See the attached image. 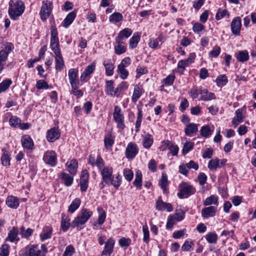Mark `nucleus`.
<instances>
[{
    "mask_svg": "<svg viewBox=\"0 0 256 256\" xmlns=\"http://www.w3.org/2000/svg\"><path fill=\"white\" fill-rule=\"evenodd\" d=\"M236 117L234 118L232 120V124L234 127L237 126L240 123L243 122L244 116L242 113V109H238L235 112Z\"/></svg>",
    "mask_w": 256,
    "mask_h": 256,
    "instance_id": "nucleus-32",
    "label": "nucleus"
},
{
    "mask_svg": "<svg viewBox=\"0 0 256 256\" xmlns=\"http://www.w3.org/2000/svg\"><path fill=\"white\" fill-rule=\"evenodd\" d=\"M114 144V138L110 134H108L105 136L104 139V146L106 149H110Z\"/></svg>",
    "mask_w": 256,
    "mask_h": 256,
    "instance_id": "nucleus-46",
    "label": "nucleus"
},
{
    "mask_svg": "<svg viewBox=\"0 0 256 256\" xmlns=\"http://www.w3.org/2000/svg\"><path fill=\"white\" fill-rule=\"evenodd\" d=\"M200 100L202 101H209L216 99V96L214 93L208 92L206 89L200 88Z\"/></svg>",
    "mask_w": 256,
    "mask_h": 256,
    "instance_id": "nucleus-24",
    "label": "nucleus"
},
{
    "mask_svg": "<svg viewBox=\"0 0 256 256\" xmlns=\"http://www.w3.org/2000/svg\"><path fill=\"white\" fill-rule=\"evenodd\" d=\"M132 30L130 28H124L121 30L117 36L116 38L120 39L122 40H125V39L129 38L132 34Z\"/></svg>",
    "mask_w": 256,
    "mask_h": 256,
    "instance_id": "nucleus-35",
    "label": "nucleus"
},
{
    "mask_svg": "<svg viewBox=\"0 0 256 256\" xmlns=\"http://www.w3.org/2000/svg\"><path fill=\"white\" fill-rule=\"evenodd\" d=\"M20 234L22 238H28L34 232V230L30 228L25 229L24 226H22L20 228Z\"/></svg>",
    "mask_w": 256,
    "mask_h": 256,
    "instance_id": "nucleus-54",
    "label": "nucleus"
},
{
    "mask_svg": "<svg viewBox=\"0 0 256 256\" xmlns=\"http://www.w3.org/2000/svg\"><path fill=\"white\" fill-rule=\"evenodd\" d=\"M138 149L136 144L134 142H130L126 150V156L128 159H132L138 154Z\"/></svg>",
    "mask_w": 256,
    "mask_h": 256,
    "instance_id": "nucleus-10",
    "label": "nucleus"
},
{
    "mask_svg": "<svg viewBox=\"0 0 256 256\" xmlns=\"http://www.w3.org/2000/svg\"><path fill=\"white\" fill-rule=\"evenodd\" d=\"M42 252L38 246H28L25 249V256H42Z\"/></svg>",
    "mask_w": 256,
    "mask_h": 256,
    "instance_id": "nucleus-15",
    "label": "nucleus"
},
{
    "mask_svg": "<svg viewBox=\"0 0 256 256\" xmlns=\"http://www.w3.org/2000/svg\"><path fill=\"white\" fill-rule=\"evenodd\" d=\"M142 174L140 171L136 172V178L133 182V184L138 189L140 190L142 188Z\"/></svg>",
    "mask_w": 256,
    "mask_h": 256,
    "instance_id": "nucleus-49",
    "label": "nucleus"
},
{
    "mask_svg": "<svg viewBox=\"0 0 256 256\" xmlns=\"http://www.w3.org/2000/svg\"><path fill=\"white\" fill-rule=\"evenodd\" d=\"M113 117L114 122L117 124L118 128L122 130L124 129L125 127L124 117L121 108L118 106H116L114 108Z\"/></svg>",
    "mask_w": 256,
    "mask_h": 256,
    "instance_id": "nucleus-6",
    "label": "nucleus"
},
{
    "mask_svg": "<svg viewBox=\"0 0 256 256\" xmlns=\"http://www.w3.org/2000/svg\"><path fill=\"white\" fill-rule=\"evenodd\" d=\"M103 64L106 69V74L108 76L113 75L114 66L111 60H104L103 62Z\"/></svg>",
    "mask_w": 256,
    "mask_h": 256,
    "instance_id": "nucleus-31",
    "label": "nucleus"
},
{
    "mask_svg": "<svg viewBox=\"0 0 256 256\" xmlns=\"http://www.w3.org/2000/svg\"><path fill=\"white\" fill-rule=\"evenodd\" d=\"M78 70L77 68H71L68 71V77L70 85L79 84L78 78Z\"/></svg>",
    "mask_w": 256,
    "mask_h": 256,
    "instance_id": "nucleus-18",
    "label": "nucleus"
},
{
    "mask_svg": "<svg viewBox=\"0 0 256 256\" xmlns=\"http://www.w3.org/2000/svg\"><path fill=\"white\" fill-rule=\"evenodd\" d=\"M159 185L162 188L163 192L166 193L167 190L166 186L168 185V176L166 173L162 174V178L159 181Z\"/></svg>",
    "mask_w": 256,
    "mask_h": 256,
    "instance_id": "nucleus-45",
    "label": "nucleus"
},
{
    "mask_svg": "<svg viewBox=\"0 0 256 256\" xmlns=\"http://www.w3.org/2000/svg\"><path fill=\"white\" fill-rule=\"evenodd\" d=\"M2 152L0 157L2 164L4 166H8L10 164V154L5 148L2 149Z\"/></svg>",
    "mask_w": 256,
    "mask_h": 256,
    "instance_id": "nucleus-25",
    "label": "nucleus"
},
{
    "mask_svg": "<svg viewBox=\"0 0 256 256\" xmlns=\"http://www.w3.org/2000/svg\"><path fill=\"white\" fill-rule=\"evenodd\" d=\"M226 16L228 18L230 16L229 12L226 10L218 8L216 15V19L220 20Z\"/></svg>",
    "mask_w": 256,
    "mask_h": 256,
    "instance_id": "nucleus-56",
    "label": "nucleus"
},
{
    "mask_svg": "<svg viewBox=\"0 0 256 256\" xmlns=\"http://www.w3.org/2000/svg\"><path fill=\"white\" fill-rule=\"evenodd\" d=\"M115 242L112 238H110L105 243L104 249L102 252V255L110 256L114 250Z\"/></svg>",
    "mask_w": 256,
    "mask_h": 256,
    "instance_id": "nucleus-19",
    "label": "nucleus"
},
{
    "mask_svg": "<svg viewBox=\"0 0 256 256\" xmlns=\"http://www.w3.org/2000/svg\"><path fill=\"white\" fill-rule=\"evenodd\" d=\"M98 221L94 223V228L96 229L101 226L105 222L106 214L104 210L101 208H98Z\"/></svg>",
    "mask_w": 256,
    "mask_h": 256,
    "instance_id": "nucleus-22",
    "label": "nucleus"
},
{
    "mask_svg": "<svg viewBox=\"0 0 256 256\" xmlns=\"http://www.w3.org/2000/svg\"><path fill=\"white\" fill-rule=\"evenodd\" d=\"M66 166L69 172L72 175H75L77 172L78 162L76 159L68 160Z\"/></svg>",
    "mask_w": 256,
    "mask_h": 256,
    "instance_id": "nucleus-26",
    "label": "nucleus"
},
{
    "mask_svg": "<svg viewBox=\"0 0 256 256\" xmlns=\"http://www.w3.org/2000/svg\"><path fill=\"white\" fill-rule=\"evenodd\" d=\"M24 5L20 0H18L16 2L13 0L9 2L8 14L11 19L16 20L20 16L24 11Z\"/></svg>",
    "mask_w": 256,
    "mask_h": 256,
    "instance_id": "nucleus-1",
    "label": "nucleus"
},
{
    "mask_svg": "<svg viewBox=\"0 0 256 256\" xmlns=\"http://www.w3.org/2000/svg\"><path fill=\"white\" fill-rule=\"evenodd\" d=\"M52 228L51 226H45L40 234L41 241L43 242L46 240L50 238L52 236Z\"/></svg>",
    "mask_w": 256,
    "mask_h": 256,
    "instance_id": "nucleus-21",
    "label": "nucleus"
},
{
    "mask_svg": "<svg viewBox=\"0 0 256 256\" xmlns=\"http://www.w3.org/2000/svg\"><path fill=\"white\" fill-rule=\"evenodd\" d=\"M106 92L111 96H118V92H116V88L114 89V82L113 80L106 81Z\"/></svg>",
    "mask_w": 256,
    "mask_h": 256,
    "instance_id": "nucleus-27",
    "label": "nucleus"
},
{
    "mask_svg": "<svg viewBox=\"0 0 256 256\" xmlns=\"http://www.w3.org/2000/svg\"><path fill=\"white\" fill-rule=\"evenodd\" d=\"M230 26L232 34L236 36L240 35L242 26L240 17L237 16L234 18L231 22Z\"/></svg>",
    "mask_w": 256,
    "mask_h": 256,
    "instance_id": "nucleus-14",
    "label": "nucleus"
},
{
    "mask_svg": "<svg viewBox=\"0 0 256 256\" xmlns=\"http://www.w3.org/2000/svg\"><path fill=\"white\" fill-rule=\"evenodd\" d=\"M123 16L119 12H115L109 16V22L112 23H118L123 20Z\"/></svg>",
    "mask_w": 256,
    "mask_h": 256,
    "instance_id": "nucleus-41",
    "label": "nucleus"
},
{
    "mask_svg": "<svg viewBox=\"0 0 256 256\" xmlns=\"http://www.w3.org/2000/svg\"><path fill=\"white\" fill-rule=\"evenodd\" d=\"M36 87L38 89H51L52 86L48 84V82L44 80H38L36 82Z\"/></svg>",
    "mask_w": 256,
    "mask_h": 256,
    "instance_id": "nucleus-57",
    "label": "nucleus"
},
{
    "mask_svg": "<svg viewBox=\"0 0 256 256\" xmlns=\"http://www.w3.org/2000/svg\"><path fill=\"white\" fill-rule=\"evenodd\" d=\"M140 36L138 32H134L129 41V46L131 49L136 48L140 42Z\"/></svg>",
    "mask_w": 256,
    "mask_h": 256,
    "instance_id": "nucleus-38",
    "label": "nucleus"
},
{
    "mask_svg": "<svg viewBox=\"0 0 256 256\" xmlns=\"http://www.w3.org/2000/svg\"><path fill=\"white\" fill-rule=\"evenodd\" d=\"M80 200L78 198H76L69 206L68 211L70 213H74L80 207Z\"/></svg>",
    "mask_w": 256,
    "mask_h": 256,
    "instance_id": "nucleus-42",
    "label": "nucleus"
},
{
    "mask_svg": "<svg viewBox=\"0 0 256 256\" xmlns=\"http://www.w3.org/2000/svg\"><path fill=\"white\" fill-rule=\"evenodd\" d=\"M12 84L11 80L7 78L0 83V94L6 92Z\"/></svg>",
    "mask_w": 256,
    "mask_h": 256,
    "instance_id": "nucleus-52",
    "label": "nucleus"
},
{
    "mask_svg": "<svg viewBox=\"0 0 256 256\" xmlns=\"http://www.w3.org/2000/svg\"><path fill=\"white\" fill-rule=\"evenodd\" d=\"M18 230L17 228L13 227L12 228L10 231L8 237L6 238V241L10 242H18L20 240L18 236Z\"/></svg>",
    "mask_w": 256,
    "mask_h": 256,
    "instance_id": "nucleus-34",
    "label": "nucleus"
},
{
    "mask_svg": "<svg viewBox=\"0 0 256 256\" xmlns=\"http://www.w3.org/2000/svg\"><path fill=\"white\" fill-rule=\"evenodd\" d=\"M6 203L8 208L16 209L20 204L18 198L13 196H8L6 200Z\"/></svg>",
    "mask_w": 256,
    "mask_h": 256,
    "instance_id": "nucleus-23",
    "label": "nucleus"
},
{
    "mask_svg": "<svg viewBox=\"0 0 256 256\" xmlns=\"http://www.w3.org/2000/svg\"><path fill=\"white\" fill-rule=\"evenodd\" d=\"M216 82L218 87H222L228 83V80L226 75L222 74L217 77Z\"/></svg>",
    "mask_w": 256,
    "mask_h": 256,
    "instance_id": "nucleus-50",
    "label": "nucleus"
},
{
    "mask_svg": "<svg viewBox=\"0 0 256 256\" xmlns=\"http://www.w3.org/2000/svg\"><path fill=\"white\" fill-rule=\"evenodd\" d=\"M138 116L135 124V132H140L141 123L142 119V108L138 107Z\"/></svg>",
    "mask_w": 256,
    "mask_h": 256,
    "instance_id": "nucleus-40",
    "label": "nucleus"
},
{
    "mask_svg": "<svg viewBox=\"0 0 256 256\" xmlns=\"http://www.w3.org/2000/svg\"><path fill=\"white\" fill-rule=\"evenodd\" d=\"M216 207L215 206H209L202 209V216L204 218H208L214 216L216 212Z\"/></svg>",
    "mask_w": 256,
    "mask_h": 256,
    "instance_id": "nucleus-17",
    "label": "nucleus"
},
{
    "mask_svg": "<svg viewBox=\"0 0 256 256\" xmlns=\"http://www.w3.org/2000/svg\"><path fill=\"white\" fill-rule=\"evenodd\" d=\"M54 58L56 62V70H62L64 66V59L62 56L61 53L58 52L54 54Z\"/></svg>",
    "mask_w": 256,
    "mask_h": 256,
    "instance_id": "nucleus-33",
    "label": "nucleus"
},
{
    "mask_svg": "<svg viewBox=\"0 0 256 256\" xmlns=\"http://www.w3.org/2000/svg\"><path fill=\"white\" fill-rule=\"evenodd\" d=\"M205 238L206 241L210 244H216L218 236L215 232H208Z\"/></svg>",
    "mask_w": 256,
    "mask_h": 256,
    "instance_id": "nucleus-53",
    "label": "nucleus"
},
{
    "mask_svg": "<svg viewBox=\"0 0 256 256\" xmlns=\"http://www.w3.org/2000/svg\"><path fill=\"white\" fill-rule=\"evenodd\" d=\"M142 144L146 149H149L154 142L152 136L148 133L142 136Z\"/></svg>",
    "mask_w": 256,
    "mask_h": 256,
    "instance_id": "nucleus-30",
    "label": "nucleus"
},
{
    "mask_svg": "<svg viewBox=\"0 0 256 256\" xmlns=\"http://www.w3.org/2000/svg\"><path fill=\"white\" fill-rule=\"evenodd\" d=\"M194 245L192 240H186L182 246V249L184 252L190 251L193 250Z\"/></svg>",
    "mask_w": 256,
    "mask_h": 256,
    "instance_id": "nucleus-58",
    "label": "nucleus"
},
{
    "mask_svg": "<svg viewBox=\"0 0 256 256\" xmlns=\"http://www.w3.org/2000/svg\"><path fill=\"white\" fill-rule=\"evenodd\" d=\"M200 134L205 138H208L211 134L212 132L208 126H204L202 127L200 130Z\"/></svg>",
    "mask_w": 256,
    "mask_h": 256,
    "instance_id": "nucleus-63",
    "label": "nucleus"
},
{
    "mask_svg": "<svg viewBox=\"0 0 256 256\" xmlns=\"http://www.w3.org/2000/svg\"><path fill=\"white\" fill-rule=\"evenodd\" d=\"M70 226H71L70 218L68 216L63 215L62 218L61 228L64 232L68 230Z\"/></svg>",
    "mask_w": 256,
    "mask_h": 256,
    "instance_id": "nucleus-44",
    "label": "nucleus"
},
{
    "mask_svg": "<svg viewBox=\"0 0 256 256\" xmlns=\"http://www.w3.org/2000/svg\"><path fill=\"white\" fill-rule=\"evenodd\" d=\"M4 46L3 49L0 50V62L4 64L8 59L9 54L14 49V46L11 42H6Z\"/></svg>",
    "mask_w": 256,
    "mask_h": 256,
    "instance_id": "nucleus-7",
    "label": "nucleus"
},
{
    "mask_svg": "<svg viewBox=\"0 0 256 256\" xmlns=\"http://www.w3.org/2000/svg\"><path fill=\"white\" fill-rule=\"evenodd\" d=\"M116 44L114 45V52L116 54L120 55L126 51V44L125 40H122L115 38Z\"/></svg>",
    "mask_w": 256,
    "mask_h": 256,
    "instance_id": "nucleus-12",
    "label": "nucleus"
},
{
    "mask_svg": "<svg viewBox=\"0 0 256 256\" xmlns=\"http://www.w3.org/2000/svg\"><path fill=\"white\" fill-rule=\"evenodd\" d=\"M118 73L122 80H126L128 76V72L124 68L118 67Z\"/></svg>",
    "mask_w": 256,
    "mask_h": 256,
    "instance_id": "nucleus-60",
    "label": "nucleus"
},
{
    "mask_svg": "<svg viewBox=\"0 0 256 256\" xmlns=\"http://www.w3.org/2000/svg\"><path fill=\"white\" fill-rule=\"evenodd\" d=\"M89 174L87 170H84L81 172L80 178V190L82 192H86L88 188Z\"/></svg>",
    "mask_w": 256,
    "mask_h": 256,
    "instance_id": "nucleus-13",
    "label": "nucleus"
},
{
    "mask_svg": "<svg viewBox=\"0 0 256 256\" xmlns=\"http://www.w3.org/2000/svg\"><path fill=\"white\" fill-rule=\"evenodd\" d=\"M79 84H74L70 85L72 90L70 94L74 95L77 98L82 97L84 94V91L82 90H78Z\"/></svg>",
    "mask_w": 256,
    "mask_h": 256,
    "instance_id": "nucleus-47",
    "label": "nucleus"
},
{
    "mask_svg": "<svg viewBox=\"0 0 256 256\" xmlns=\"http://www.w3.org/2000/svg\"><path fill=\"white\" fill-rule=\"evenodd\" d=\"M21 143L22 147L27 150H32L34 148V142L29 135H24L22 137Z\"/></svg>",
    "mask_w": 256,
    "mask_h": 256,
    "instance_id": "nucleus-20",
    "label": "nucleus"
},
{
    "mask_svg": "<svg viewBox=\"0 0 256 256\" xmlns=\"http://www.w3.org/2000/svg\"><path fill=\"white\" fill-rule=\"evenodd\" d=\"M198 130V125L194 123H190L186 126L185 129V134L191 136L192 134L196 133Z\"/></svg>",
    "mask_w": 256,
    "mask_h": 256,
    "instance_id": "nucleus-39",
    "label": "nucleus"
},
{
    "mask_svg": "<svg viewBox=\"0 0 256 256\" xmlns=\"http://www.w3.org/2000/svg\"><path fill=\"white\" fill-rule=\"evenodd\" d=\"M132 240L130 238L122 237L118 240V244L120 247L127 248L131 243Z\"/></svg>",
    "mask_w": 256,
    "mask_h": 256,
    "instance_id": "nucleus-62",
    "label": "nucleus"
},
{
    "mask_svg": "<svg viewBox=\"0 0 256 256\" xmlns=\"http://www.w3.org/2000/svg\"><path fill=\"white\" fill-rule=\"evenodd\" d=\"M175 78L174 74H170L162 80V82L166 86H170L173 84Z\"/></svg>",
    "mask_w": 256,
    "mask_h": 256,
    "instance_id": "nucleus-59",
    "label": "nucleus"
},
{
    "mask_svg": "<svg viewBox=\"0 0 256 256\" xmlns=\"http://www.w3.org/2000/svg\"><path fill=\"white\" fill-rule=\"evenodd\" d=\"M61 178L66 186H70L74 181L73 176H71L69 174L64 172L62 173Z\"/></svg>",
    "mask_w": 256,
    "mask_h": 256,
    "instance_id": "nucleus-43",
    "label": "nucleus"
},
{
    "mask_svg": "<svg viewBox=\"0 0 256 256\" xmlns=\"http://www.w3.org/2000/svg\"><path fill=\"white\" fill-rule=\"evenodd\" d=\"M196 188L192 185L183 182L180 185V192L178 194L180 198H187L196 192Z\"/></svg>",
    "mask_w": 256,
    "mask_h": 256,
    "instance_id": "nucleus-4",
    "label": "nucleus"
},
{
    "mask_svg": "<svg viewBox=\"0 0 256 256\" xmlns=\"http://www.w3.org/2000/svg\"><path fill=\"white\" fill-rule=\"evenodd\" d=\"M110 184L114 186L116 189L118 188L121 184V177L119 174L112 176V179L110 180Z\"/></svg>",
    "mask_w": 256,
    "mask_h": 256,
    "instance_id": "nucleus-55",
    "label": "nucleus"
},
{
    "mask_svg": "<svg viewBox=\"0 0 256 256\" xmlns=\"http://www.w3.org/2000/svg\"><path fill=\"white\" fill-rule=\"evenodd\" d=\"M21 120L16 116H12L9 120V123L12 127H17L20 124Z\"/></svg>",
    "mask_w": 256,
    "mask_h": 256,
    "instance_id": "nucleus-61",
    "label": "nucleus"
},
{
    "mask_svg": "<svg viewBox=\"0 0 256 256\" xmlns=\"http://www.w3.org/2000/svg\"><path fill=\"white\" fill-rule=\"evenodd\" d=\"M218 196L216 195H211L206 198L203 204L204 206H210V205L213 204L216 207L218 205Z\"/></svg>",
    "mask_w": 256,
    "mask_h": 256,
    "instance_id": "nucleus-36",
    "label": "nucleus"
},
{
    "mask_svg": "<svg viewBox=\"0 0 256 256\" xmlns=\"http://www.w3.org/2000/svg\"><path fill=\"white\" fill-rule=\"evenodd\" d=\"M237 60L240 62L247 61L249 58L248 52L247 50L240 51L236 56Z\"/></svg>",
    "mask_w": 256,
    "mask_h": 256,
    "instance_id": "nucleus-48",
    "label": "nucleus"
},
{
    "mask_svg": "<svg viewBox=\"0 0 256 256\" xmlns=\"http://www.w3.org/2000/svg\"><path fill=\"white\" fill-rule=\"evenodd\" d=\"M100 170L102 180L108 185H110V180L112 179V168L108 166L103 167Z\"/></svg>",
    "mask_w": 256,
    "mask_h": 256,
    "instance_id": "nucleus-11",
    "label": "nucleus"
},
{
    "mask_svg": "<svg viewBox=\"0 0 256 256\" xmlns=\"http://www.w3.org/2000/svg\"><path fill=\"white\" fill-rule=\"evenodd\" d=\"M60 135L58 129L56 128H52L48 130L46 139L49 142H54L60 138Z\"/></svg>",
    "mask_w": 256,
    "mask_h": 256,
    "instance_id": "nucleus-16",
    "label": "nucleus"
},
{
    "mask_svg": "<svg viewBox=\"0 0 256 256\" xmlns=\"http://www.w3.org/2000/svg\"><path fill=\"white\" fill-rule=\"evenodd\" d=\"M144 92L142 85L138 84L134 86V92L132 97V100L134 102L138 101L139 98Z\"/></svg>",
    "mask_w": 256,
    "mask_h": 256,
    "instance_id": "nucleus-28",
    "label": "nucleus"
},
{
    "mask_svg": "<svg viewBox=\"0 0 256 256\" xmlns=\"http://www.w3.org/2000/svg\"><path fill=\"white\" fill-rule=\"evenodd\" d=\"M43 159L46 164L52 166H54L56 164V154L53 150H48L44 154Z\"/></svg>",
    "mask_w": 256,
    "mask_h": 256,
    "instance_id": "nucleus-9",
    "label": "nucleus"
},
{
    "mask_svg": "<svg viewBox=\"0 0 256 256\" xmlns=\"http://www.w3.org/2000/svg\"><path fill=\"white\" fill-rule=\"evenodd\" d=\"M4 46L3 49L0 50V62L4 64L8 59L9 54L14 49V46L11 42H6Z\"/></svg>",
    "mask_w": 256,
    "mask_h": 256,
    "instance_id": "nucleus-8",
    "label": "nucleus"
},
{
    "mask_svg": "<svg viewBox=\"0 0 256 256\" xmlns=\"http://www.w3.org/2000/svg\"><path fill=\"white\" fill-rule=\"evenodd\" d=\"M75 250L74 247L72 245L70 244L66 247L62 256H72Z\"/></svg>",
    "mask_w": 256,
    "mask_h": 256,
    "instance_id": "nucleus-64",
    "label": "nucleus"
},
{
    "mask_svg": "<svg viewBox=\"0 0 256 256\" xmlns=\"http://www.w3.org/2000/svg\"><path fill=\"white\" fill-rule=\"evenodd\" d=\"M76 12L72 11L70 12L64 19L62 25L64 28H68L74 20L76 16Z\"/></svg>",
    "mask_w": 256,
    "mask_h": 256,
    "instance_id": "nucleus-37",
    "label": "nucleus"
},
{
    "mask_svg": "<svg viewBox=\"0 0 256 256\" xmlns=\"http://www.w3.org/2000/svg\"><path fill=\"white\" fill-rule=\"evenodd\" d=\"M88 163L92 166L96 165L99 170H101L104 166V162L100 156H98L96 160L94 156L90 155L88 158Z\"/></svg>",
    "mask_w": 256,
    "mask_h": 256,
    "instance_id": "nucleus-29",
    "label": "nucleus"
},
{
    "mask_svg": "<svg viewBox=\"0 0 256 256\" xmlns=\"http://www.w3.org/2000/svg\"><path fill=\"white\" fill-rule=\"evenodd\" d=\"M52 10V2L48 0L42 2L40 14L41 20L44 22L50 16Z\"/></svg>",
    "mask_w": 256,
    "mask_h": 256,
    "instance_id": "nucleus-5",
    "label": "nucleus"
},
{
    "mask_svg": "<svg viewBox=\"0 0 256 256\" xmlns=\"http://www.w3.org/2000/svg\"><path fill=\"white\" fill-rule=\"evenodd\" d=\"M57 29L54 26L50 27V48L54 54L60 52L59 40L58 36Z\"/></svg>",
    "mask_w": 256,
    "mask_h": 256,
    "instance_id": "nucleus-3",
    "label": "nucleus"
},
{
    "mask_svg": "<svg viewBox=\"0 0 256 256\" xmlns=\"http://www.w3.org/2000/svg\"><path fill=\"white\" fill-rule=\"evenodd\" d=\"M93 212L86 209L82 208L80 210V214L71 222V227L80 228L82 229L84 225L90 218L92 216Z\"/></svg>",
    "mask_w": 256,
    "mask_h": 256,
    "instance_id": "nucleus-2",
    "label": "nucleus"
},
{
    "mask_svg": "<svg viewBox=\"0 0 256 256\" xmlns=\"http://www.w3.org/2000/svg\"><path fill=\"white\" fill-rule=\"evenodd\" d=\"M208 167L211 170H216L218 168H220V160L217 158L211 160L208 162Z\"/></svg>",
    "mask_w": 256,
    "mask_h": 256,
    "instance_id": "nucleus-51",
    "label": "nucleus"
}]
</instances>
